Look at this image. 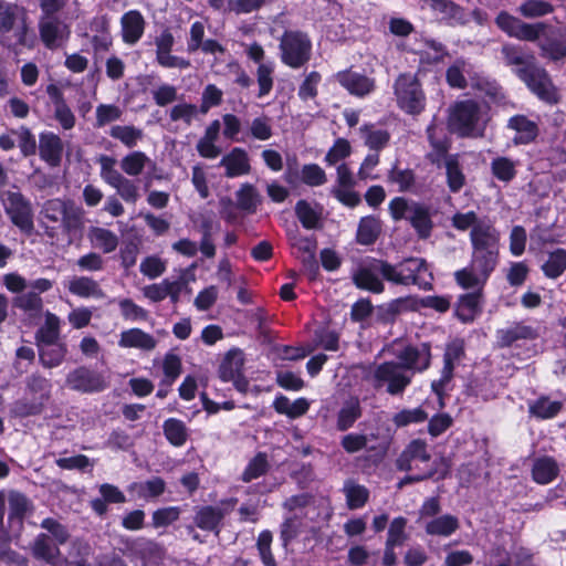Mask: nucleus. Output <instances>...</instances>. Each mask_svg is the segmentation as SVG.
<instances>
[{
  "label": "nucleus",
  "instance_id": "473e14b6",
  "mask_svg": "<svg viewBox=\"0 0 566 566\" xmlns=\"http://www.w3.org/2000/svg\"><path fill=\"white\" fill-rule=\"evenodd\" d=\"M36 347L40 363L49 369L60 366L67 354V347L63 342Z\"/></svg>",
  "mask_w": 566,
  "mask_h": 566
},
{
  "label": "nucleus",
  "instance_id": "f03ea898",
  "mask_svg": "<svg viewBox=\"0 0 566 566\" xmlns=\"http://www.w3.org/2000/svg\"><path fill=\"white\" fill-rule=\"evenodd\" d=\"M34 36L28 11L17 3L0 0V44L8 49L31 48Z\"/></svg>",
  "mask_w": 566,
  "mask_h": 566
},
{
  "label": "nucleus",
  "instance_id": "3c124183",
  "mask_svg": "<svg viewBox=\"0 0 566 566\" xmlns=\"http://www.w3.org/2000/svg\"><path fill=\"white\" fill-rule=\"evenodd\" d=\"M295 213L302 226L306 229H317L321 224V214L307 201L300 200L295 206Z\"/></svg>",
  "mask_w": 566,
  "mask_h": 566
},
{
  "label": "nucleus",
  "instance_id": "a19ab883",
  "mask_svg": "<svg viewBox=\"0 0 566 566\" xmlns=\"http://www.w3.org/2000/svg\"><path fill=\"white\" fill-rule=\"evenodd\" d=\"M361 416V408L357 398L346 400L337 415V429L345 431L349 429Z\"/></svg>",
  "mask_w": 566,
  "mask_h": 566
},
{
  "label": "nucleus",
  "instance_id": "393cba45",
  "mask_svg": "<svg viewBox=\"0 0 566 566\" xmlns=\"http://www.w3.org/2000/svg\"><path fill=\"white\" fill-rule=\"evenodd\" d=\"M226 512L218 506H202L195 516L196 525L203 530L213 532L216 535L220 533V524L224 518Z\"/></svg>",
  "mask_w": 566,
  "mask_h": 566
},
{
  "label": "nucleus",
  "instance_id": "4d7b16f0",
  "mask_svg": "<svg viewBox=\"0 0 566 566\" xmlns=\"http://www.w3.org/2000/svg\"><path fill=\"white\" fill-rule=\"evenodd\" d=\"M96 122L94 126L102 128L113 122L119 120L123 116V109L115 104H99L95 111Z\"/></svg>",
  "mask_w": 566,
  "mask_h": 566
},
{
  "label": "nucleus",
  "instance_id": "9d476101",
  "mask_svg": "<svg viewBox=\"0 0 566 566\" xmlns=\"http://www.w3.org/2000/svg\"><path fill=\"white\" fill-rule=\"evenodd\" d=\"M312 43L307 34L301 31H285L280 40L281 61L300 69L311 59Z\"/></svg>",
  "mask_w": 566,
  "mask_h": 566
},
{
  "label": "nucleus",
  "instance_id": "c85d7f7f",
  "mask_svg": "<svg viewBox=\"0 0 566 566\" xmlns=\"http://www.w3.org/2000/svg\"><path fill=\"white\" fill-rule=\"evenodd\" d=\"M537 337L535 328L523 323H516L510 327L497 331V340L502 347L511 346L522 339H534Z\"/></svg>",
  "mask_w": 566,
  "mask_h": 566
},
{
  "label": "nucleus",
  "instance_id": "4468645a",
  "mask_svg": "<svg viewBox=\"0 0 566 566\" xmlns=\"http://www.w3.org/2000/svg\"><path fill=\"white\" fill-rule=\"evenodd\" d=\"M40 39L49 50L61 48L70 36V28L57 17L39 18Z\"/></svg>",
  "mask_w": 566,
  "mask_h": 566
},
{
  "label": "nucleus",
  "instance_id": "c9c22d12",
  "mask_svg": "<svg viewBox=\"0 0 566 566\" xmlns=\"http://www.w3.org/2000/svg\"><path fill=\"white\" fill-rule=\"evenodd\" d=\"M34 557L43 559L46 563H54L60 556L59 545L50 537V535L39 534L32 545Z\"/></svg>",
  "mask_w": 566,
  "mask_h": 566
},
{
  "label": "nucleus",
  "instance_id": "b1692460",
  "mask_svg": "<svg viewBox=\"0 0 566 566\" xmlns=\"http://www.w3.org/2000/svg\"><path fill=\"white\" fill-rule=\"evenodd\" d=\"M40 157L50 166L56 167L61 164L63 143L61 138L53 134L46 133L40 136Z\"/></svg>",
  "mask_w": 566,
  "mask_h": 566
},
{
  "label": "nucleus",
  "instance_id": "dca6fc26",
  "mask_svg": "<svg viewBox=\"0 0 566 566\" xmlns=\"http://www.w3.org/2000/svg\"><path fill=\"white\" fill-rule=\"evenodd\" d=\"M431 455L428 451V444L424 440L415 439L401 452L396 461L400 471H411L418 468L417 462H428Z\"/></svg>",
  "mask_w": 566,
  "mask_h": 566
},
{
  "label": "nucleus",
  "instance_id": "0eeeda50",
  "mask_svg": "<svg viewBox=\"0 0 566 566\" xmlns=\"http://www.w3.org/2000/svg\"><path fill=\"white\" fill-rule=\"evenodd\" d=\"M397 106L409 115H419L426 107V95L416 75L400 74L394 83Z\"/></svg>",
  "mask_w": 566,
  "mask_h": 566
},
{
  "label": "nucleus",
  "instance_id": "79ce46f5",
  "mask_svg": "<svg viewBox=\"0 0 566 566\" xmlns=\"http://www.w3.org/2000/svg\"><path fill=\"white\" fill-rule=\"evenodd\" d=\"M109 136L127 148H134L143 140L144 132L133 125H115L109 129Z\"/></svg>",
  "mask_w": 566,
  "mask_h": 566
},
{
  "label": "nucleus",
  "instance_id": "c756f323",
  "mask_svg": "<svg viewBox=\"0 0 566 566\" xmlns=\"http://www.w3.org/2000/svg\"><path fill=\"white\" fill-rule=\"evenodd\" d=\"M60 328V317L51 312H46L44 324L35 333L36 346L61 343Z\"/></svg>",
  "mask_w": 566,
  "mask_h": 566
},
{
  "label": "nucleus",
  "instance_id": "39448f33",
  "mask_svg": "<svg viewBox=\"0 0 566 566\" xmlns=\"http://www.w3.org/2000/svg\"><path fill=\"white\" fill-rule=\"evenodd\" d=\"M0 201L12 224L30 234L34 229L31 201L15 186L0 191Z\"/></svg>",
  "mask_w": 566,
  "mask_h": 566
},
{
  "label": "nucleus",
  "instance_id": "bb28decb",
  "mask_svg": "<svg viewBox=\"0 0 566 566\" xmlns=\"http://www.w3.org/2000/svg\"><path fill=\"white\" fill-rule=\"evenodd\" d=\"M67 290L71 294L83 298L105 297V293L101 289L99 284L88 276H74L69 281Z\"/></svg>",
  "mask_w": 566,
  "mask_h": 566
},
{
  "label": "nucleus",
  "instance_id": "2f4dec72",
  "mask_svg": "<svg viewBox=\"0 0 566 566\" xmlns=\"http://www.w3.org/2000/svg\"><path fill=\"white\" fill-rule=\"evenodd\" d=\"M244 364L243 352L239 348L230 349L220 367H219V376L223 381H229L238 377V375L242 374V367Z\"/></svg>",
  "mask_w": 566,
  "mask_h": 566
},
{
  "label": "nucleus",
  "instance_id": "6e6d98bb",
  "mask_svg": "<svg viewBox=\"0 0 566 566\" xmlns=\"http://www.w3.org/2000/svg\"><path fill=\"white\" fill-rule=\"evenodd\" d=\"M70 200L54 198L46 200L41 210L44 220L56 223L61 222Z\"/></svg>",
  "mask_w": 566,
  "mask_h": 566
},
{
  "label": "nucleus",
  "instance_id": "f8f14e48",
  "mask_svg": "<svg viewBox=\"0 0 566 566\" xmlns=\"http://www.w3.org/2000/svg\"><path fill=\"white\" fill-rule=\"evenodd\" d=\"M494 22L507 36L527 42L537 41L545 29L543 22L527 23L504 10L497 13Z\"/></svg>",
  "mask_w": 566,
  "mask_h": 566
},
{
  "label": "nucleus",
  "instance_id": "aec40b11",
  "mask_svg": "<svg viewBox=\"0 0 566 566\" xmlns=\"http://www.w3.org/2000/svg\"><path fill=\"white\" fill-rule=\"evenodd\" d=\"M507 128L515 132L513 143L515 145H527L538 136V125L528 119L525 115H514L507 120Z\"/></svg>",
  "mask_w": 566,
  "mask_h": 566
},
{
  "label": "nucleus",
  "instance_id": "7c9ffc66",
  "mask_svg": "<svg viewBox=\"0 0 566 566\" xmlns=\"http://www.w3.org/2000/svg\"><path fill=\"white\" fill-rule=\"evenodd\" d=\"M559 467L554 458L541 457L535 459L532 468L533 480L538 484H548L557 478Z\"/></svg>",
  "mask_w": 566,
  "mask_h": 566
},
{
  "label": "nucleus",
  "instance_id": "680f3d73",
  "mask_svg": "<svg viewBox=\"0 0 566 566\" xmlns=\"http://www.w3.org/2000/svg\"><path fill=\"white\" fill-rule=\"evenodd\" d=\"M493 175L502 181H511L515 175V165L514 163L506 157H497L493 159L491 164Z\"/></svg>",
  "mask_w": 566,
  "mask_h": 566
},
{
  "label": "nucleus",
  "instance_id": "09e8293b",
  "mask_svg": "<svg viewBox=\"0 0 566 566\" xmlns=\"http://www.w3.org/2000/svg\"><path fill=\"white\" fill-rule=\"evenodd\" d=\"M544 274L549 279L559 277L566 270V250L556 249L548 254V259L542 265Z\"/></svg>",
  "mask_w": 566,
  "mask_h": 566
},
{
  "label": "nucleus",
  "instance_id": "338daca9",
  "mask_svg": "<svg viewBox=\"0 0 566 566\" xmlns=\"http://www.w3.org/2000/svg\"><path fill=\"white\" fill-rule=\"evenodd\" d=\"M304 184L311 187L322 186L327 181L325 171L316 164L304 165L301 170Z\"/></svg>",
  "mask_w": 566,
  "mask_h": 566
},
{
  "label": "nucleus",
  "instance_id": "e2e57ef3",
  "mask_svg": "<svg viewBox=\"0 0 566 566\" xmlns=\"http://www.w3.org/2000/svg\"><path fill=\"white\" fill-rule=\"evenodd\" d=\"M428 415L427 412L418 407L413 409H403L399 412H397L392 421L397 427H406L410 423H420L427 420Z\"/></svg>",
  "mask_w": 566,
  "mask_h": 566
},
{
  "label": "nucleus",
  "instance_id": "774afa93",
  "mask_svg": "<svg viewBox=\"0 0 566 566\" xmlns=\"http://www.w3.org/2000/svg\"><path fill=\"white\" fill-rule=\"evenodd\" d=\"M82 219L83 211L75 207L72 201H70L61 221L63 230L67 233H71L80 229L83 224Z\"/></svg>",
  "mask_w": 566,
  "mask_h": 566
},
{
  "label": "nucleus",
  "instance_id": "6ab92c4d",
  "mask_svg": "<svg viewBox=\"0 0 566 566\" xmlns=\"http://www.w3.org/2000/svg\"><path fill=\"white\" fill-rule=\"evenodd\" d=\"M472 250H499L500 233L490 221L476 224L470 232Z\"/></svg>",
  "mask_w": 566,
  "mask_h": 566
},
{
  "label": "nucleus",
  "instance_id": "e433bc0d",
  "mask_svg": "<svg viewBox=\"0 0 566 566\" xmlns=\"http://www.w3.org/2000/svg\"><path fill=\"white\" fill-rule=\"evenodd\" d=\"M155 166L154 161L143 151L136 150L127 154L120 160V169L129 177L139 176L145 167Z\"/></svg>",
  "mask_w": 566,
  "mask_h": 566
},
{
  "label": "nucleus",
  "instance_id": "a211bd4d",
  "mask_svg": "<svg viewBox=\"0 0 566 566\" xmlns=\"http://www.w3.org/2000/svg\"><path fill=\"white\" fill-rule=\"evenodd\" d=\"M336 78L344 88L356 96H366L375 90V80L357 72H339Z\"/></svg>",
  "mask_w": 566,
  "mask_h": 566
},
{
  "label": "nucleus",
  "instance_id": "5fc2aeb1",
  "mask_svg": "<svg viewBox=\"0 0 566 566\" xmlns=\"http://www.w3.org/2000/svg\"><path fill=\"white\" fill-rule=\"evenodd\" d=\"M9 518H17L19 522L31 511V503L25 495L19 492H10L8 497Z\"/></svg>",
  "mask_w": 566,
  "mask_h": 566
},
{
  "label": "nucleus",
  "instance_id": "de8ad7c7",
  "mask_svg": "<svg viewBox=\"0 0 566 566\" xmlns=\"http://www.w3.org/2000/svg\"><path fill=\"white\" fill-rule=\"evenodd\" d=\"M238 207L248 212H255L261 203V196L251 184H243L235 193Z\"/></svg>",
  "mask_w": 566,
  "mask_h": 566
},
{
  "label": "nucleus",
  "instance_id": "c03bdc74",
  "mask_svg": "<svg viewBox=\"0 0 566 566\" xmlns=\"http://www.w3.org/2000/svg\"><path fill=\"white\" fill-rule=\"evenodd\" d=\"M560 401L551 400L547 397H541L528 405L531 416L537 419H551L562 410Z\"/></svg>",
  "mask_w": 566,
  "mask_h": 566
},
{
  "label": "nucleus",
  "instance_id": "37998d69",
  "mask_svg": "<svg viewBox=\"0 0 566 566\" xmlns=\"http://www.w3.org/2000/svg\"><path fill=\"white\" fill-rule=\"evenodd\" d=\"M446 174L448 187L452 192H458L465 182V177L460 168L459 156L450 155L442 161Z\"/></svg>",
  "mask_w": 566,
  "mask_h": 566
},
{
  "label": "nucleus",
  "instance_id": "4c0bfd02",
  "mask_svg": "<svg viewBox=\"0 0 566 566\" xmlns=\"http://www.w3.org/2000/svg\"><path fill=\"white\" fill-rule=\"evenodd\" d=\"M343 493L346 497V504L349 510L363 507L368 499L369 491L366 486L358 484L354 480H346L343 485Z\"/></svg>",
  "mask_w": 566,
  "mask_h": 566
},
{
  "label": "nucleus",
  "instance_id": "864d4df0",
  "mask_svg": "<svg viewBox=\"0 0 566 566\" xmlns=\"http://www.w3.org/2000/svg\"><path fill=\"white\" fill-rule=\"evenodd\" d=\"M270 468L268 457L263 452H259L253 459L250 460L247 468L242 473L243 482H251L264 475Z\"/></svg>",
  "mask_w": 566,
  "mask_h": 566
},
{
  "label": "nucleus",
  "instance_id": "49530a36",
  "mask_svg": "<svg viewBox=\"0 0 566 566\" xmlns=\"http://www.w3.org/2000/svg\"><path fill=\"white\" fill-rule=\"evenodd\" d=\"M516 11L526 19H536L551 14L554 6L545 0H524Z\"/></svg>",
  "mask_w": 566,
  "mask_h": 566
},
{
  "label": "nucleus",
  "instance_id": "423d86ee",
  "mask_svg": "<svg viewBox=\"0 0 566 566\" xmlns=\"http://www.w3.org/2000/svg\"><path fill=\"white\" fill-rule=\"evenodd\" d=\"M96 161L99 164L102 180L115 189L116 195L126 203L135 205L139 198V187L135 180L127 178L116 169V159L112 156L101 155Z\"/></svg>",
  "mask_w": 566,
  "mask_h": 566
},
{
  "label": "nucleus",
  "instance_id": "20e7f679",
  "mask_svg": "<svg viewBox=\"0 0 566 566\" xmlns=\"http://www.w3.org/2000/svg\"><path fill=\"white\" fill-rule=\"evenodd\" d=\"M449 127L462 137H480L484 132L481 107L478 102L465 99L450 108Z\"/></svg>",
  "mask_w": 566,
  "mask_h": 566
},
{
  "label": "nucleus",
  "instance_id": "7ed1b4c3",
  "mask_svg": "<svg viewBox=\"0 0 566 566\" xmlns=\"http://www.w3.org/2000/svg\"><path fill=\"white\" fill-rule=\"evenodd\" d=\"M388 209L395 221L407 220L419 239H428L431 235L433 222L429 206L403 197H396L390 200Z\"/></svg>",
  "mask_w": 566,
  "mask_h": 566
},
{
  "label": "nucleus",
  "instance_id": "58836bf2",
  "mask_svg": "<svg viewBox=\"0 0 566 566\" xmlns=\"http://www.w3.org/2000/svg\"><path fill=\"white\" fill-rule=\"evenodd\" d=\"M13 304L17 308L33 318L39 317L43 311L42 297L34 291L19 294L13 298Z\"/></svg>",
  "mask_w": 566,
  "mask_h": 566
},
{
  "label": "nucleus",
  "instance_id": "a878e982",
  "mask_svg": "<svg viewBox=\"0 0 566 566\" xmlns=\"http://www.w3.org/2000/svg\"><path fill=\"white\" fill-rule=\"evenodd\" d=\"M460 527L459 518L452 514L439 515L426 522L424 531L430 536L449 537Z\"/></svg>",
  "mask_w": 566,
  "mask_h": 566
},
{
  "label": "nucleus",
  "instance_id": "ddd939ff",
  "mask_svg": "<svg viewBox=\"0 0 566 566\" xmlns=\"http://www.w3.org/2000/svg\"><path fill=\"white\" fill-rule=\"evenodd\" d=\"M66 386L77 392H101L108 387V380L104 374L85 366L77 367L66 375Z\"/></svg>",
  "mask_w": 566,
  "mask_h": 566
},
{
  "label": "nucleus",
  "instance_id": "412c9836",
  "mask_svg": "<svg viewBox=\"0 0 566 566\" xmlns=\"http://www.w3.org/2000/svg\"><path fill=\"white\" fill-rule=\"evenodd\" d=\"M219 166L226 168V176L228 178L248 175L251 170L248 153L240 147H234L229 154L223 156Z\"/></svg>",
  "mask_w": 566,
  "mask_h": 566
},
{
  "label": "nucleus",
  "instance_id": "4be33fe9",
  "mask_svg": "<svg viewBox=\"0 0 566 566\" xmlns=\"http://www.w3.org/2000/svg\"><path fill=\"white\" fill-rule=\"evenodd\" d=\"M557 36H547L538 44L541 56L551 62H558L566 57V28L556 32Z\"/></svg>",
  "mask_w": 566,
  "mask_h": 566
},
{
  "label": "nucleus",
  "instance_id": "0e129e2a",
  "mask_svg": "<svg viewBox=\"0 0 566 566\" xmlns=\"http://www.w3.org/2000/svg\"><path fill=\"white\" fill-rule=\"evenodd\" d=\"M273 66L271 64L261 63L256 70V81L259 85L258 97L262 98L270 94L273 88Z\"/></svg>",
  "mask_w": 566,
  "mask_h": 566
},
{
  "label": "nucleus",
  "instance_id": "f704fd0d",
  "mask_svg": "<svg viewBox=\"0 0 566 566\" xmlns=\"http://www.w3.org/2000/svg\"><path fill=\"white\" fill-rule=\"evenodd\" d=\"M499 260V250H472L471 264L476 272L488 279Z\"/></svg>",
  "mask_w": 566,
  "mask_h": 566
},
{
  "label": "nucleus",
  "instance_id": "13d9d810",
  "mask_svg": "<svg viewBox=\"0 0 566 566\" xmlns=\"http://www.w3.org/2000/svg\"><path fill=\"white\" fill-rule=\"evenodd\" d=\"M472 87L484 93L495 103H500L504 99L503 88L495 81L476 76L472 78Z\"/></svg>",
  "mask_w": 566,
  "mask_h": 566
},
{
  "label": "nucleus",
  "instance_id": "9b49d317",
  "mask_svg": "<svg viewBox=\"0 0 566 566\" xmlns=\"http://www.w3.org/2000/svg\"><path fill=\"white\" fill-rule=\"evenodd\" d=\"M412 378L410 370L394 360L379 364L373 373L375 388L386 386V391L391 396L401 395L411 384Z\"/></svg>",
  "mask_w": 566,
  "mask_h": 566
},
{
  "label": "nucleus",
  "instance_id": "bf43d9fd",
  "mask_svg": "<svg viewBox=\"0 0 566 566\" xmlns=\"http://www.w3.org/2000/svg\"><path fill=\"white\" fill-rule=\"evenodd\" d=\"M407 518L399 516L395 517L389 525L386 544L388 546H401L408 539L406 533Z\"/></svg>",
  "mask_w": 566,
  "mask_h": 566
},
{
  "label": "nucleus",
  "instance_id": "69168bd1",
  "mask_svg": "<svg viewBox=\"0 0 566 566\" xmlns=\"http://www.w3.org/2000/svg\"><path fill=\"white\" fill-rule=\"evenodd\" d=\"M388 181L398 185L399 191H408L415 184V174L411 169L394 166L388 172Z\"/></svg>",
  "mask_w": 566,
  "mask_h": 566
},
{
  "label": "nucleus",
  "instance_id": "2eb2a0df",
  "mask_svg": "<svg viewBox=\"0 0 566 566\" xmlns=\"http://www.w3.org/2000/svg\"><path fill=\"white\" fill-rule=\"evenodd\" d=\"M398 361L415 376L416 373L424 371L431 363L430 345L422 343L420 345H409L397 355Z\"/></svg>",
  "mask_w": 566,
  "mask_h": 566
},
{
  "label": "nucleus",
  "instance_id": "72a5a7b5",
  "mask_svg": "<svg viewBox=\"0 0 566 566\" xmlns=\"http://www.w3.org/2000/svg\"><path fill=\"white\" fill-rule=\"evenodd\" d=\"M87 238L93 247L102 250L104 253L114 252L118 245V237L113 231L105 228H90Z\"/></svg>",
  "mask_w": 566,
  "mask_h": 566
},
{
  "label": "nucleus",
  "instance_id": "603ef678",
  "mask_svg": "<svg viewBox=\"0 0 566 566\" xmlns=\"http://www.w3.org/2000/svg\"><path fill=\"white\" fill-rule=\"evenodd\" d=\"M457 283L462 289H478L482 291V286L488 279H484L481 273L473 269L472 264L468 268L461 269L454 273Z\"/></svg>",
  "mask_w": 566,
  "mask_h": 566
},
{
  "label": "nucleus",
  "instance_id": "ea45409f",
  "mask_svg": "<svg viewBox=\"0 0 566 566\" xmlns=\"http://www.w3.org/2000/svg\"><path fill=\"white\" fill-rule=\"evenodd\" d=\"M381 231V224L375 217H364L360 219L356 239L363 245H369L376 242Z\"/></svg>",
  "mask_w": 566,
  "mask_h": 566
},
{
  "label": "nucleus",
  "instance_id": "a18cd8bd",
  "mask_svg": "<svg viewBox=\"0 0 566 566\" xmlns=\"http://www.w3.org/2000/svg\"><path fill=\"white\" fill-rule=\"evenodd\" d=\"M163 430L166 439L175 447L184 446L188 439V429L179 419H167L163 424Z\"/></svg>",
  "mask_w": 566,
  "mask_h": 566
},
{
  "label": "nucleus",
  "instance_id": "8fccbe9b",
  "mask_svg": "<svg viewBox=\"0 0 566 566\" xmlns=\"http://www.w3.org/2000/svg\"><path fill=\"white\" fill-rule=\"evenodd\" d=\"M436 130L437 128L432 125L427 128L428 138L433 148L428 157L432 164L440 167L442 161L446 160V157L450 156L448 154L449 145L444 138H438L436 136Z\"/></svg>",
  "mask_w": 566,
  "mask_h": 566
},
{
  "label": "nucleus",
  "instance_id": "f3484780",
  "mask_svg": "<svg viewBox=\"0 0 566 566\" xmlns=\"http://www.w3.org/2000/svg\"><path fill=\"white\" fill-rule=\"evenodd\" d=\"M146 21L138 10H129L120 18L122 39L128 45L136 44L145 32Z\"/></svg>",
  "mask_w": 566,
  "mask_h": 566
},
{
  "label": "nucleus",
  "instance_id": "1a4fd4ad",
  "mask_svg": "<svg viewBox=\"0 0 566 566\" xmlns=\"http://www.w3.org/2000/svg\"><path fill=\"white\" fill-rule=\"evenodd\" d=\"M388 271L389 282L392 284L403 286L417 285L422 290L431 289L430 281L424 277L427 274L431 279L424 259L408 258L396 265L389 263Z\"/></svg>",
  "mask_w": 566,
  "mask_h": 566
},
{
  "label": "nucleus",
  "instance_id": "cd10ccee",
  "mask_svg": "<svg viewBox=\"0 0 566 566\" xmlns=\"http://www.w3.org/2000/svg\"><path fill=\"white\" fill-rule=\"evenodd\" d=\"M482 291L463 294L457 303V315L462 322H471L481 312Z\"/></svg>",
  "mask_w": 566,
  "mask_h": 566
},
{
  "label": "nucleus",
  "instance_id": "5701e85b",
  "mask_svg": "<svg viewBox=\"0 0 566 566\" xmlns=\"http://www.w3.org/2000/svg\"><path fill=\"white\" fill-rule=\"evenodd\" d=\"M118 345L123 348H138L150 352L157 346V340L153 335L140 328H130L120 333Z\"/></svg>",
  "mask_w": 566,
  "mask_h": 566
},
{
  "label": "nucleus",
  "instance_id": "052dcab7",
  "mask_svg": "<svg viewBox=\"0 0 566 566\" xmlns=\"http://www.w3.org/2000/svg\"><path fill=\"white\" fill-rule=\"evenodd\" d=\"M130 488L136 490L139 497H156L164 493L165 481L161 478H153L146 482L134 483Z\"/></svg>",
  "mask_w": 566,
  "mask_h": 566
},
{
  "label": "nucleus",
  "instance_id": "f257e3e1",
  "mask_svg": "<svg viewBox=\"0 0 566 566\" xmlns=\"http://www.w3.org/2000/svg\"><path fill=\"white\" fill-rule=\"evenodd\" d=\"M503 63L541 101L557 104L559 95L548 72L538 64L533 52L522 45L504 43L500 50Z\"/></svg>",
  "mask_w": 566,
  "mask_h": 566
},
{
  "label": "nucleus",
  "instance_id": "6e6552de",
  "mask_svg": "<svg viewBox=\"0 0 566 566\" xmlns=\"http://www.w3.org/2000/svg\"><path fill=\"white\" fill-rule=\"evenodd\" d=\"M389 262L380 259L363 261L352 274L357 289L380 294L385 291L382 280L389 282Z\"/></svg>",
  "mask_w": 566,
  "mask_h": 566
}]
</instances>
